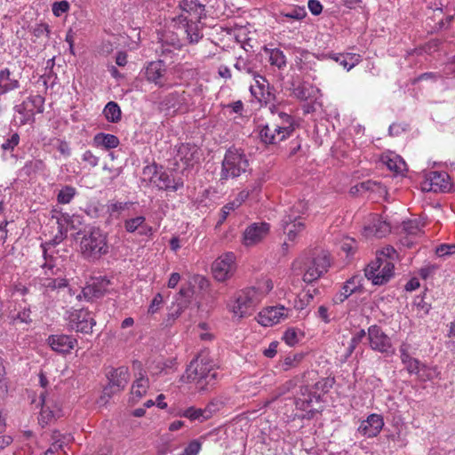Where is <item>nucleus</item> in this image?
Listing matches in <instances>:
<instances>
[{
	"label": "nucleus",
	"instance_id": "obj_1",
	"mask_svg": "<svg viewBox=\"0 0 455 455\" xmlns=\"http://www.w3.org/2000/svg\"><path fill=\"white\" fill-rule=\"evenodd\" d=\"M188 380L195 382L200 391H207L215 385L219 378L218 368L206 355H200L186 370Z\"/></svg>",
	"mask_w": 455,
	"mask_h": 455
},
{
	"label": "nucleus",
	"instance_id": "obj_2",
	"mask_svg": "<svg viewBox=\"0 0 455 455\" xmlns=\"http://www.w3.org/2000/svg\"><path fill=\"white\" fill-rule=\"evenodd\" d=\"M307 211V203L305 200L297 201L285 212L281 220V227L289 241H295L297 236L305 229L303 215Z\"/></svg>",
	"mask_w": 455,
	"mask_h": 455
},
{
	"label": "nucleus",
	"instance_id": "obj_3",
	"mask_svg": "<svg viewBox=\"0 0 455 455\" xmlns=\"http://www.w3.org/2000/svg\"><path fill=\"white\" fill-rule=\"evenodd\" d=\"M80 247L84 257L100 258L108 252L107 235L99 228H89L84 231Z\"/></svg>",
	"mask_w": 455,
	"mask_h": 455
},
{
	"label": "nucleus",
	"instance_id": "obj_4",
	"mask_svg": "<svg viewBox=\"0 0 455 455\" xmlns=\"http://www.w3.org/2000/svg\"><path fill=\"white\" fill-rule=\"evenodd\" d=\"M249 166L248 159L242 149L230 148L226 151L222 161L220 180L235 179L245 172Z\"/></svg>",
	"mask_w": 455,
	"mask_h": 455
},
{
	"label": "nucleus",
	"instance_id": "obj_5",
	"mask_svg": "<svg viewBox=\"0 0 455 455\" xmlns=\"http://www.w3.org/2000/svg\"><path fill=\"white\" fill-rule=\"evenodd\" d=\"M262 299V293L256 287H248L238 291L230 310L234 316L243 318L251 315Z\"/></svg>",
	"mask_w": 455,
	"mask_h": 455
},
{
	"label": "nucleus",
	"instance_id": "obj_6",
	"mask_svg": "<svg viewBox=\"0 0 455 455\" xmlns=\"http://www.w3.org/2000/svg\"><path fill=\"white\" fill-rule=\"evenodd\" d=\"M365 276L371 280L374 285H382L389 281L393 275L394 264L387 259L377 256L365 268Z\"/></svg>",
	"mask_w": 455,
	"mask_h": 455
},
{
	"label": "nucleus",
	"instance_id": "obj_7",
	"mask_svg": "<svg viewBox=\"0 0 455 455\" xmlns=\"http://www.w3.org/2000/svg\"><path fill=\"white\" fill-rule=\"evenodd\" d=\"M305 273L303 281L311 283L320 278L323 273L327 272L330 267V259L327 254L321 253L312 259H308L305 263Z\"/></svg>",
	"mask_w": 455,
	"mask_h": 455
},
{
	"label": "nucleus",
	"instance_id": "obj_8",
	"mask_svg": "<svg viewBox=\"0 0 455 455\" xmlns=\"http://www.w3.org/2000/svg\"><path fill=\"white\" fill-rule=\"evenodd\" d=\"M294 121L291 116L279 112L272 124L270 131L275 139V144H277L289 138L294 131Z\"/></svg>",
	"mask_w": 455,
	"mask_h": 455
},
{
	"label": "nucleus",
	"instance_id": "obj_9",
	"mask_svg": "<svg viewBox=\"0 0 455 455\" xmlns=\"http://www.w3.org/2000/svg\"><path fill=\"white\" fill-rule=\"evenodd\" d=\"M212 270L214 278L219 282H224L230 278L235 270V256L233 252H227L220 256L212 263Z\"/></svg>",
	"mask_w": 455,
	"mask_h": 455
},
{
	"label": "nucleus",
	"instance_id": "obj_10",
	"mask_svg": "<svg viewBox=\"0 0 455 455\" xmlns=\"http://www.w3.org/2000/svg\"><path fill=\"white\" fill-rule=\"evenodd\" d=\"M96 321L92 313L86 309H76L70 313L68 318V327L70 330L84 334L91 333Z\"/></svg>",
	"mask_w": 455,
	"mask_h": 455
},
{
	"label": "nucleus",
	"instance_id": "obj_11",
	"mask_svg": "<svg viewBox=\"0 0 455 455\" xmlns=\"http://www.w3.org/2000/svg\"><path fill=\"white\" fill-rule=\"evenodd\" d=\"M108 386L104 388V395L111 396L112 394L123 390L129 379V371L127 367L121 366L117 369H112L108 374Z\"/></svg>",
	"mask_w": 455,
	"mask_h": 455
},
{
	"label": "nucleus",
	"instance_id": "obj_12",
	"mask_svg": "<svg viewBox=\"0 0 455 455\" xmlns=\"http://www.w3.org/2000/svg\"><path fill=\"white\" fill-rule=\"evenodd\" d=\"M370 347L379 353H388L392 347L391 339L382 331L381 327L373 324L367 331Z\"/></svg>",
	"mask_w": 455,
	"mask_h": 455
},
{
	"label": "nucleus",
	"instance_id": "obj_13",
	"mask_svg": "<svg viewBox=\"0 0 455 455\" xmlns=\"http://www.w3.org/2000/svg\"><path fill=\"white\" fill-rule=\"evenodd\" d=\"M289 309L283 306H272L262 309L257 316V321L262 326H273L282 320L288 318Z\"/></svg>",
	"mask_w": 455,
	"mask_h": 455
},
{
	"label": "nucleus",
	"instance_id": "obj_14",
	"mask_svg": "<svg viewBox=\"0 0 455 455\" xmlns=\"http://www.w3.org/2000/svg\"><path fill=\"white\" fill-rule=\"evenodd\" d=\"M390 230L389 223L382 220L378 214H371L363 226V235L367 238H381L389 234Z\"/></svg>",
	"mask_w": 455,
	"mask_h": 455
},
{
	"label": "nucleus",
	"instance_id": "obj_15",
	"mask_svg": "<svg viewBox=\"0 0 455 455\" xmlns=\"http://www.w3.org/2000/svg\"><path fill=\"white\" fill-rule=\"evenodd\" d=\"M422 186L424 190L435 193L447 191L451 187L449 175L445 172H429L426 174Z\"/></svg>",
	"mask_w": 455,
	"mask_h": 455
},
{
	"label": "nucleus",
	"instance_id": "obj_16",
	"mask_svg": "<svg viewBox=\"0 0 455 455\" xmlns=\"http://www.w3.org/2000/svg\"><path fill=\"white\" fill-rule=\"evenodd\" d=\"M270 226L266 222H255L248 226L243 231V243L245 246H253L261 242L269 233Z\"/></svg>",
	"mask_w": 455,
	"mask_h": 455
},
{
	"label": "nucleus",
	"instance_id": "obj_17",
	"mask_svg": "<svg viewBox=\"0 0 455 455\" xmlns=\"http://www.w3.org/2000/svg\"><path fill=\"white\" fill-rule=\"evenodd\" d=\"M139 367L140 363H139ZM149 387V379L144 370L140 368L139 371L135 373V379L132 385L130 402L132 403H138L148 392Z\"/></svg>",
	"mask_w": 455,
	"mask_h": 455
},
{
	"label": "nucleus",
	"instance_id": "obj_18",
	"mask_svg": "<svg viewBox=\"0 0 455 455\" xmlns=\"http://www.w3.org/2000/svg\"><path fill=\"white\" fill-rule=\"evenodd\" d=\"M384 427L382 416L372 413L366 420H363L358 427V432L368 438L377 436Z\"/></svg>",
	"mask_w": 455,
	"mask_h": 455
},
{
	"label": "nucleus",
	"instance_id": "obj_19",
	"mask_svg": "<svg viewBox=\"0 0 455 455\" xmlns=\"http://www.w3.org/2000/svg\"><path fill=\"white\" fill-rule=\"evenodd\" d=\"M321 400V393L314 391L309 386L300 387L295 398V405L297 409L301 411L309 410L314 402L319 403Z\"/></svg>",
	"mask_w": 455,
	"mask_h": 455
},
{
	"label": "nucleus",
	"instance_id": "obj_20",
	"mask_svg": "<svg viewBox=\"0 0 455 455\" xmlns=\"http://www.w3.org/2000/svg\"><path fill=\"white\" fill-rule=\"evenodd\" d=\"M109 283L110 282L106 276L94 277L90 283L84 287L82 293L87 300L102 297Z\"/></svg>",
	"mask_w": 455,
	"mask_h": 455
},
{
	"label": "nucleus",
	"instance_id": "obj_21",
	"mask_svg": "<svg viewBox=\"0 0 455 455\" xmlns=\"http://www.w3.org/2000/svg\"><path fill=\"white\" fill-rule=\"evenodd\" d=\"M153 185L156 186L159 190H171L175 192L183 188L184 182L181 178H172L170 174L164 171L163 166H160L157 176L155 180H153Z\"/></svg>",
	"mask_w": 455,
	"mask_h": 455
},
{
	"label": "nucleus",
	"instance_id": "obj_22",
	"mask_svg": "<svg viewBox=\"0 0 455 455\" xmlns=\"http://www.w3.org/2000/svg\"><path fill=\"white\" fill-rule=\"evenodd\" d=\"M47 342L52 350L61 354L69 353L77 344L76 339L66 334L50 335Z\"/></svg>",
	"mask_w": 455,
	"mask_h": 455
},
{
	"label": "nucleus",
	"instance_id": "obj_23",
	"mask_svg": "<svg viewBox=\"0 0 455 455\" xmlns=\"http://www.w3.org/2000/svg\"><path fill=\"white\" fill-rule=\"evenodd\" d=\"M165 74L166 68L163 60L152 61L146 68L145 75L147 80L159 87H163L165 84Z\"/></svg>",
	"mask_w": 455,
	"mask_h": 455
},
{
	"label": "nucleus",
	"instance_id": "obj_24",
	"mask_svg": "<svg viewBox=\"0 0 455 455\" xmlns=\"http://www.w3.org/2000/svg\"><path fill=\"white\" fill-rule=\"evenodd\" d=\"M176 161L181 162L186 168L193 167L198 161V150L190 144H181L177 149Z\"/></svg>",
	"mask_w": 455,
	"mask_h": 455
},
{
	"label": "nucleus",
	"instance_id": "obj_25",
	"mask_svg": "<svg viewBox=\"0 0 455 455\" xmlns=\"http://www.w3.org/2000/svg\"><path fill=\"white\" fill-rule=\"evenodd\" d=\"M188 290L180 289V292L176 297V307L171 309L166 319V326H171L172 323L180 315L182 311L188 307Z\"/></svg>",
	"mask_w": 455,
	"mask_h": 455
},
{
	"label": "nucleus",
	"instance_id": "obj_26",
	"mask_svg": "<svg viewBox=\"0 0 455 455\" xmlns=\"http://www.w3.org/2000/svg\"><path fill=\"white\" fill-rule=\"evenodd\" d=\"M360 286V278L358 276L351 277L344 283L340 291L333 298L334 303H342L350 295L355 292Z\"/></svg>",
	"mask_w": 455,
	"mask_h": 455
},
{
	"label": "nucleus",
	"instance_id": "obj_27",
	"mask_svg": "<svg viewBox=\"0 0 455 455\" xmlns=\"http://www.w3.org/2000/svg\"><path fill=\"white\" fill-rule=\"evenodd\" d=\"M328 58L339 63L345 69L350 70L361 61V56L356 53H330Z\"/></svg>",
	"mask_w": 455,
	"mask_h": 455
},
{
	"label": "nucleus",
	"instance_id": "obj_28",
	"mask_svg": "<svg viewBox=\"0 0 455 455\" xmlns=\"http://www.w3.org/2000/svg\"><path fill=\"white\" fill-rule=\"evenodd\" d=\"M11 71L5 68L0 71V95H4L20 87L17 78L12 77Z\"/></svg>",
	"mask_w": 455,
	"mask_h": 455
},
{
	"label": "nucleus",
	"instance_id": "obj_29",
	"mask_svg": "<svg viewBox=\"0 0 455 455\" xmlns=\"http://www.w3.org/2000/svg\"><path fill=\"white\" fill-rule=\"evenodd\" d=\"M92 143L95 147H101L108 150L117 148L120 141L114 134L100 132L94 136Z\"/></svg>",
	"mask_w": 455,
	"mask_h": 455
},
{
	"label": "nucleus",
	"instance_id": "obj_30",
	"mask_svg": "<svg viewBox=\"0 0 455 455\" xmlns=\"http://www.w3.org/2000/svg\"><path fill=\"white\" fill-rule=\"evenodd\" d=\"M263 51L268 55V61L271 66L276 67L278 69H283L286 67L287 60L283 52L278 48L263 47Z\"/></svg>",
	"mask_w": 455,
	"mask_h": 455
},
{
	"label": "nucleus",
	"instance_id": "obj_31",
	"mask_svg": "<svg viewBox=\"0 0 455 455\" xmlns=\"http://www.w3.org/2000/svg\"><path fill=\"white\" fill-rule=\"evenodd\" d=\"M352 192H361V191H371L382 196L387 194L386 187L383 186L380 182L376 180H368L359 184L355 185L351 188Z\"/></svg>",
	"mask_w": 455,
	"mask_h": 455
},
{
	"label": "nucleus",
	"instance_id": "obj_32",
	"mask_svg": "<svg viewBox=\"0 0 455 455\" xmlns=\"http://www.w3.org/2000/svg\"><path fill=\"white\" fill-rule=\"evenodd\" d=\"M103 115L109 123H118L122 117V111L118 104L109 101L103 109Z\"/></svg>",
	"mask_w": 455,
	"mask_h": 455
},
{
	"label": "nucleus",
	"instance_id": "obj_33",
	"mask_svg": "<svg viewBox=\"0 0 455 455\" xmlns=\"http://www.w3.org/2000/svg\"><path fill=\"white\" fill-rule=\"evenodd\" d=\"M179 415L180 417L187 418L191 421L204 422L208 419L204 409L196 408L193 406L183 410L179 413Z\"/></svg>",
	"mask_w": 455,
	"mask_h": 455
},
{
	"label": "nucleus",
	"instance_id": "obj_34",
	"mask_svg": "<svg viewBox=\"0 0 455 455\" xmlns=\"http://www.w3.org/2000/svg\"><path fill=\"white\" fill-rule=\"evenodd\" d=\"M39 283L46 291L59 290L68 285L67 280L64 278H41Z\"/></svg>",
	"mask_w": 455,
	"mask_h": 455
},
{
	"label": "nucleus",
	"instance_id": "obj_35",
	"mask_svg": "<svg viewBox=\"0 0 455 455\" xmlns=\"http://www.w3.org/2000/svg\"><path fill=\"white\" fill-rule=\"evenodd\" d=\"M317 292L318 290L314 288L313 290L308 289L304 293L299 294V299L295 301V308L300 312L303 311L313 300L315 294Z\"/></svg>",
	"mask_w": 455,
	"mask_h": 455
},
{
	"label": "nucleus",
	"instance_id": "obj_36",
	"mask_svg": "<svg viewBox=\"0 0 455 455\" xmlns=\"http://www.w3.org/2000/svg\"><path fill=\"white\" fill-rule=\"evenodd\" d=\"M251 95L259 102L266 104V105L275 100V95L271 92L270 85H267V87L261 86V89H259V90L254 89V92H252Z\"/></svg>",
	"mask_w": 455,
	"mask_h": 455
},
{
	"label": "nucleus",
	"instance_id": "obj_37",
	"mask_svg": "<svg viewBox=\"0 0 455 455\" xmlns=\"http://www.w3.org/2000/svg\"><path fill=\"white\" fill-rule=\"evenodd\" d=\"M45 170L44 163L40 159L28 161L25 164L22 168V172L27 175L30 176L34 173L44 172Z\"/></svg>",
	"mask_w": 455,
	"mask_h": 455
},
{
	"label": "nucleus",
	"instance_id": "obj_38",
	"mask_svg": "<svg viewBox=\"0 0 455 455\" xmlns=\"http://www.w3.org/2000/svg\"><path fill=\"white\" fill-rule=\"evenodd\" d=\"M28 107L31 108L32 117L36 113L44 112V98L41 95L29 96L27 100Z\"/></svg>",
	"mask_w": 455,
	"mask_h": 455
},
{
	"label": "nucleus",
	"instance_id": "obj_39",
	"mask_svg": "<svg viewBox=\"0 0 455 455\" xmlns=\"http://www.w3.org/2000/svg\"><path fill=\"white\" fill-rule=\"evenodd\" d=\"M225 403L221 397H215L212 399L208 404L204 408V411H205V415L207 419H209L212 418V416L219 411L223 406Z\"/></svg>",
	"mask_w": 455,
	"mask_h": 455
},
{
	"label": "nucleus",
	"instance_id": "obj_40",
	"mask_svg": "<svg viewBox=\"0 0 455 455\" xmlns=\"http://www.w3.org/2000/svg\"><path fill=\"white\" fill-rule=\"evenodd\" d=\"M146 221L143 216H137L135 218L127 219L124 220V227L126 232L134 233L139 231L140 227Z\"/></svg>",
	"mask_w": 455,
	"mask_h": 455
},
{
	"label": "nucleus",
	"instance_id": "obj_41",
	"mask_svg": "<svg viewBox=\"0 0 455 455\" xmlns=\"http://www.w3.org/2000/svg\"><path fill=\"white\" fill-rule=\"evenodd\" d=\"M76 195V188L71 186H65L60 190L57 196L58 203L66 204H69Z\"/></svg>",
	"mask_w": 455,
	"mask_h": 455
},
{
	"label": "nucleus",
	"instance_id": "obj_42",
	"mask_svg": "<svg viewBox=\"0 0 455 455\" xmlns=\"http://www.w3.org/2000/svg\"><path fill=\"white\" fill-rule=\"evenodd\" d=\"M160 170V166H158L156 163L151 164H148L142 169V180H148L150 184H153V180L157 176V172Z\"/></svg>",
	"mask_w": 455,
	"mask_h": 455
},
{
	"label": "nucleus",
	"instance_id": "obj_43",
	"mask_svg": "<svg viewBox=\"0 0 455 455\" xmlns=\"http://www.w3.org/2000/svg\"><path fill=\"white\" fill-rule=\"evenodd\" d=\"M41 398L43 401V404L40 412L39 421L42 424H47L52 419L56 417V411L50 410L49 406L46 404L44 395H41Z\"/></svg>",
	"mask_w": 455,
	"mask_h": 455
},
{
	"label": "nucleus",
	"instance_id": "obj_44",
	"mask_svg": "<svg viewBox=\"0 0 455 455\" xmlns=\"http://www.w3.org/2000/svg\"><path fill=\"white\" fill-rule=\"evenodd\" d=\"M299 331L295 328H288L283 336L284 342L290 347L295 346L299 341Z\"/></svg>",
	"mask_w": 455,
	"mask_h": 455
},
{
	"label": "nucleus",
	"instance_id": "obj_45",
	"mask_svg": "<svg viewBox=\"0 0 455 455\" xmlns=\"http://www.w3.org/2000/svg\"><path fill=\"white\" fill-rule=\"evenodd\" d=\"M239 206L240 201H233L225 204L220 210V220L217 222V225H221L226 220L229 213Z\"/></svg>",
	"mask_w": 455,
	"mask_h": 455
},
{
	"label": "nucleus",
	"instance_id": "obj_46",
	"mask_svg": "<svg viewBox=\"0 0 455 455\" xmlns=\"http://www.w3.org/2000/svg\"><path fill=\"white\" fill-rule=\"evenodd\" d=\"M386 164L389 170L397 173L402 172L405 167V162L398 156L394 158H388L386 161Z\"/></svg>",
	"mask_w": 455,
	"mask_h": 455
},
{
	"label": "nucleus",
	"instance_id": "obj_47",
	"mask_svg": "<svg viewBox=\"0 0 455 455\" xmlns=\"http://www.w3.org/2000/svg\"><path fill=\"white\" fill-rule=\"evenodd\" d=\"M282 15L288 19L300 20L307 16V12L304 7L295 6L289 12H283Z\"/></svg>",
	"mask_w": 455,
	"mask_h": 455
},
{
	"label": "nucleus",
	"instance_id": "obj_48",
	"mask_svg": "<svg viewBox=\"0 0 455 455\" xmlns=\"http://www.w3.org/2000/svg\"><path fill=\"white\" fill-rule=\"evenodd\" d=\"M16 112L20 113L23 116V119L21 120V124H24L28 121H29L32 117V110L31 108L28 107L27 100H24L21 104L16 105L14 107Z\"/></svg>",
	"mask_w": 455,
	"mask_h": 455
},
{
	"label": "nucleus",
	"instance_id": "obj_49",
	"mask_svg": "<svg viewBox=\"0 0 455 455\" xmlns=\"http://www.w3.org/2000/svg\"><path fill=\"white\" fill-rule=\"evenodd\" d=\"M333 380L330 379H322L321 380L317 381L314 386L311 387L314 391H317L318 393H321V395L323 394L327 393L330 388L332 387Z\"/></svg>",
	"mask_w": 455,
	"mask_h": 455
},
{
	"label": "nucleus",
	"instance_id": "obj_50",
	"mask_svg": "<svg viewBox=\"0 0 455 455\" xmlns=\"http://www.w3.org/2000/svg\"><path fill=\"white\" fill-rule=\"evenodd\" d=\"M270 131V125L267 124L266 125H263L259 130V138L260 140L265 144H275V139L274 136Z\"/></svg>",
	"mask_w": 455,
	"mask_h": 455
},
{
	"label": "nucleus",
	"instance_id": "obj_51",
	"mask_svg": "<svg viewBox=\"0 0 455 455\" xmlns=\"http://www.w3.org/2000/svg\"><path fill=\"white\" fill-rule=\"evenodd\" d=\"M405 369L410 374H419L421 368H424L425 365L422 364L418 359L413 358L411 361L407 362L403 364Z\"/></svg>",
	"mask_w": 455,
	"mask_h": 455
},
{
	"label": "nucleus",
	"instance_id": "obj_52",
	"mask_svg": "<svg viewBox=\"0 0 455 455\" xmlns=\"http://www.w3.org/2000/svg\"><path fill=\"white\" fill-rule=\"evenodd\" d=\"M186 32L189 42L192 44L197 43L202 38V35L196 28H194V24H189L188 21H187Z\"/></svg>",
	"mask_w": 455,
	"mask_h": 455
},
{
	"label": "nucleus",
	"instance_id": "obj_53",
	"mask_svg": "<svg viewBox=\"0 0 455 455\" xmlns=\"http://www.w3.org/2000/svg\"><path fill=\"white\" fill-rule=\"evenodd\" d=\"M69 10V4L63 0L60 2H55L52 4V12L56 17L61 16L63 13L67 12Z\"/></svg>",
	"mask_w": 455,
	"mask_h": 455
},
{
	"label": "nucleus",
	"instance_id": "obj_54",
	"mask_svg": "<svg viewBox=\"0 0 455 455\" xmlns=\"http://www.w3.org/2000/svg\"><path fill=\"white\" fill-rule=\"evenodd\" d=\"M180 102V99H179L178 92L170 93L166 96L165 99L163 100L162 105L165 106L167 108H175Z\"/></svg>",
	"mask_w": 455,
	"mask_h": 455
},
{
	"label": "nucleus",
	"instance_id": "obj_55",
	"mask_svg": "<svg viewBox=\"0 0 455 455\" xmlns=\"http://www.w3.org/2000/svg\"><path fill=\"white\" fill-rule=\"evenodd\" d=\"M59 224V232L58 234L49 242L46 245L55 246L61 243L67 236V229H64L62 224L58 221Z\"/></svg>",
	"mask_w": 455,
	"mask_h": 455
},
{
	"label": "nucleus",
	"instance_id": "obj_56",
	"mask_svg": "<svg viewBox=\"0 0 455 455\" xmlns=\"http://www.w3.org/2000/svg\"><path fill=\"white\" fill-rule=\"evenodd\" d=\"M201 450V443L197 440L191 441L180 455H197Z\"/></svg>",
	"mask_w": 455,
	"mask_h": 455
},
{
	"label": "nucleus",
	"instance_id": "obj_57",
	"mask_svg": "<svg viewBox=\"0 0 455 455\" xmlns=\"http://www.w3.org/2000/svg\"><path fill=\"white\" fill-rule=\"evenodd\" d=\"M436 254L439 257L455 254V243L451 244H441L436 248Z\"/></svg>",
	"mask_w": 455,
	"mask_h": 455
},
{
	"label": "nucleus",
	"instance_id": "obj_58",
	"mask_svg": "<svg viewBox=\"0 0 455 455\" xmlns=\"http://www.w3.org/2000/svg\"><path fill=\"white\" fill-rule=\"evenodd\" d=\"M82 160L87 163L91 167H96L99 164L100 158L96 156L91 150H86L82 155Z\"/></svg>",
	"mask_w": 455,
	"mask_h": 455
},
{
	"label": "nucleus",
	"instance_id": "obj_59",
	"mask_svg": "<svg viewBox=\"0 0 455 455\" xmlns=\"http://www.w3.org/2000/svg\"><path fill=\"white\" fill-rule=\"evenodd\" d=\"M20 142V136L18 133H13L10 139H8L5 142H4L1 146L2 149L7 151V150H13L14 148L19 144Z\"/></svg>",
	"mask_w": 455,
	"mask_h": 455
},
{
	"label": "nucleus",
	"instance_id": "obj_60",
	"mask_svg": "<svg viewBox=\"0 0 455 455\" xmlns=\"http://www.w3.org/2000/svg\"><path fill=\"white\" fill-rule=\"evenodd\" d=\"M33 34L36 37H41L43 36H46L48 37L50 34L49 26L44 23L37 24L33 28Z\"/></svg>",
	"mask_w": 455,
	"mask_h": 455
},
{
	"label": "nucleus",
	"instance_id": "obj_61",
	"mask_svg": "<svg viewBox=\"0 0 455 455\" xmlns=\"http://www.w3.org/2000/svg\"><path fill=\"white\" fill-rule=\"evenodd\" d=\"M183 11L189 12L194 9L199 8L201 11L204 10V5L197 4L195 0H186L181 5Z\"/></svg>",
	"mask_w": 455,
	"mask_h": 455
},
{
	"label": "nucleus",
	"instance_id": "obj_62",
	"mask_svg": "<svg viewBox=\"0 0 455 455\" xmlns=\"http://www.w3.org/2000/svg\"><path fill=\"white\" fill-rule=\"evenodd\" d=\"M377 256H379L382 259H387L392 262V260L396 256V251L392 246H387L383 248V250Z\"/></svg>",
	"mask_w": 455,
	"mask_h": 455
},
{
	"label": "nucleus",
	"instance_id": "obj_63",
	"mask_svg": "<svg viewBox=\"0 0 455 455\" xmlns=\"http://www.w3.org/2000/svg\"><path fill=\"white\" fill-rule=\"evenodd\" d=\"M163 303V297L160 293H157L151 301L148 312L149 314H155L159 309L160 305Z\"/></svg>",
	"mask_w": 455,
	"mask_h": 455
},
{
	"label": "nucleus",
	"instance_id": "obj_64",
	"mask_svg": "<svg viewBox=\"0 0 455 455\" xmlns=\"http://www.w3.org/2000/svg\"><path fill=\"white\" fill-rule=\"evenodd\" d=\"M307 7L314 15H319L323 11V5L318 0H309Z\"/></svg>",
	"mask_w": 455,
	"mask_h": 455
}]
</instances>
